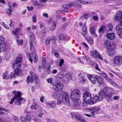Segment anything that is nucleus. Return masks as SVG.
Here are the masks:
<instances>
[{
	"instance_id": "obj_57",
	"label": "nucleus",
	"mask_w": 122,
	"mask_h": 122,
	"mask_svg": "<svg viewBox=\"0 0 122 122\" xmlns=\"http://www.w3.org/2000/svg\"><path fill=\"white\" fill-rule=\"evenodd\" d=\"M13 118L14 119V120L16 121L17 122H18L19 121V119L18 118V117L16 116H14L13 117Z\"/></svg>"
},
{
	"instance_id": "obj_64",
	"label": "nucleus",
	"mask_w": 122,
	"mask_h": 122,
	"mask_svg": "<svg viewBox=\"0 0 122 122\" xmlns=\"http://www.w3.org/2000/svg\"><path fill=\"white\" fill-rule=\"evenodd\" d=\"M91 15L92 16H93L97 15V14L96 13L93 12H91Z\"/></svg>"
},
{
	"instance_id": "obj_18",
	"label": "nucleus",
	"mask_w": 122,
	"mask_h": 122,
	"mask_svg": "<svg viewBox=\"0 0 122 122\" xmlns=\"http://www.w3.org/2000/svg\"><path fill=\"white\" fill-rule=\"evenodd\" d=\"M107 38L111 40H113L115 37V34L114 33H109L106 35Z\"/></svg>"
},
{
	"instance_id": "obj_30",
	"label": "nucleus",
	"mask_w": 122,
	"mask_h": 122,
	"mask_svg": "<svg viewBox=\"0 0 122 122\" xmlns=\"http://www.w3.org/2000/svg\"><path fill=\"white\" fill-rule=\"evenodd\" d=\"M109 82L111 84L114 86H115L116 87L119 88H121V87H120L116 83L114 82L113 80H112Z\"/></svg>"
},
{
	"instance_id": "obj_4",
	"label": "nucleus",
	"mask_w": 122,
	"mask_h": 122,
	"mask_svg": "<svg viewBox=\"0 0 122 122\" xmlns=\"http://www.w3.org/2000/svg\"><path fill=\"white\" fill-rule=\"evenodd\" d=\"M83 106H86L89 103H90L92 99V96L90 93L88 92H85L83 94Z\"/></svg>"
},
{
	"instance_id": "obj_11",
	"label": "nucleus",
	"mask_w": 122,
	"mask_h": 122,
	"mask_svg": "<svg viewBox=\"0 0 122 122\" xmlns=\"http://www.w3.org/2000/svg\"><path fill=\"white\" fill-rule=\"evenodd\" d=\"M116 32L119 37L122 38V24H120L117 25L116 27Z\"/></svg>"
},
{
	"instance_id": "obj_13",
	"label": "nucleus",
	"mask_w": 122,
	"mask_h": 122,
	"mask_svg": "<svg viewBox=\"0 0 122 122\" xmlns=\"http://www.w3.org/2000/svg\"><path fill=\"white\" fill-rule=\"evenodd\" d=\"M115 46H114L108 49L107 53L108 55L110 56H112L115 54L116 53L115 51Z\"/></svg>"
},
{
	"instance_id": "obj_45",
	"label": "nucleus",
	"mask_w": 122,
	"mask_h": 122,
	"mask_svg": "<svg viewBox=\"0 0 122 122\" xmlns=\"http://www.w3.org/2000/svg\"><path fill=\"white\" fill-rule=\"evenodd\" d=\"M82 31H87V29L86 23H85L82 27Z\"/></svg>"
},
{
	"instance_id": "obj_2",
	"label": "nucleus",
	"mask_w": 122,
	"mask_h": 122,
	"mask_svg": "<svg viewBox=\"0 0 122 122\" xmlns=\"http://www.w3.org/2000/svg\"><path fill=\"white\" fill-rule=\"evenodd\" d=\"M22 59L21 57L18 56L16 58L15 61L13 64V68H16L14 71L17 76L20 74L21 71L20 68L21 67Z\"/></svg>"
},
{
	"instance_id": "obj_60",
	"label": "nucleus",
	"mask_w": 122,
	"mask_h": 122,
	"mask_svg": "<svg viewBox=\"0 0 122 122\" xmlns=\"http://www.w3.org/2000/svg\"><path fill=\"white\" fill-rule=\"evenodd\" d=\"M6 122H11V119L9 117H7L6 119Z\"/></svg>"
},
{
	"instance_id": "obj_16",
	"label": "nucleus",
	"mask_w": 122,
	"mask_h": 122,
	"mask_svg": "<svg viewBox=\"0 0 122 122\" xmlns=\"http://www.w3.org/2000/svg\"><path fill=\"white\" fill-rule=\"evenodd\" d=\"M78 76H80L79 79V81L80 83L81 84H84L86 81V80L84 77L85 76L84 74H82L81 73H80L78 75Z\"/></svg>"
},
{
	"instance_id": "obj_28",
	"label": "nucleus",
	"mask_w": 122,
	"mask_h": 122,
	"mask_svg": "<svg viewBox=\"0 0 122 122\" xmlns=\"http://www.w3.org/2000/svg\"><path fill=\"white\" fill-rule=\"evenodd\" d=\"M9 77L10 76L8 72H5L4 73L3 76V78L4 79L7 80L8 79Z\"/></svg>"
},
{
	"instance_id": "obj_49",
	"label": "nucleus",
	"mask_w": 122,
	"mask_h": 122,
	"mask_svg": "<svg viewBox=\"0 0 122 122\" xmlns=\"http://www.w3.org/2000/svg\"><path fill=\"white\" fill-rule=\"evenodd\" d=\"M118 106L117 104L113 105L112 107V108L114 110H117L118 108Z\"/></svg>"
},
{
	"instance_id": "obj_56",
	"label": "nucleus",
	"mask_w": 122,
	"mask_h": 122,
	"mask_svg": "<svg viewBox=\"0 0 122 122\" xmlns=\"http://www.w3.org/2000/svg\"><path fill=\"white\" fill-rule=\"evenodd\" d=\"M47 122H57L56 120L54 119H47Z\"/></svg>"
},
{
	"instance_id": "obj_35",
	"label": "nucleus",
	"mask_w": 122,
	"mask_h": 122,
	"mask_svg": "<svg viewBox=\"0 0 122 122\" xmlns=\"http://www.w3.org/2000/svg\"><path fill=\"white\" fill-rule=\"evenodd\" d=\"M52 26L51 29L52 30H54L56 29V25L55 21H53L52 23Z\"/></svg>"
},
{
	"instance_id": "obj_22",
	"label": "nucleus",
	"mask_w": 122,
	"mask_h": 122,
	"mask_svg": "<svg viewBox=\"0 0 122 122\" xmlns=\"http://www.w3.org/2000/svg\"><path fill=\"white\" fill-rule=\"evenodd\" d=\"M46 104L48 106L51 108L55 107L56 105L55 102L53 101L47 102L46 103Z\"/></svg>"
},
{
	"instance_id": "obj_9",
	"label": "nucleus",
	"mask_w": 122,
	"mask_h": 122,
	"mask_svg": "<svg viewBox=\"0 0 122 122\" xmlns=\"http://www.w3.org/2000/svg\"><path fill=\"white\" fill-rule=\"evenodd\" d=\"M91 55L92 57L98 58L101 60H102V57L99 51L97 50H95L90 51Z\"/></svg>"
},
{
	"instance_id": "obj_20",
	"label": "nucleus",
	"mask_w": 122,
	"mask_h": 122,
	"mask_svg": "<svg viewBox=\"0 0 122 122\" xmlns=\"http://www.w3.org/2000/svg\"><path fill=\"white\" fill-rule=\"evenodd\" d=\"M96 29V27L94 26L91 27L90 29V33L93 36H97L95 32Z\"/></svg>"
},
{
	"instance_id": "obj_53",
	"label": "nucleus",
	"mask_w": 122,
	"mask_h": 122,
	"mask_svg": "<svg viewBox=\"0 0 122 122\" xmlns=\"http://www.w3.org/2000/svg\"><path fill=\"white\" fill-rule=\"evenodd\" d=\"M34 77H35V80L36 81V82H35V83L36 84H37L38 83V82L37 81V78H38V76L37 75H36V74H34Z\"/></svg>"
},
{
	"instance_id": "obj_15",
	"label": "nucleus",
	"mask_w": 122,
	"mask_h": 122,
	"mask_svg": "<svg viewBox=\"0 0 122 122\" xmlns=\"http://www.w3.org/2000/svg\"><path fill=\"white\" fill-rule=\"evenodd\" d=\"M99 97L97 96H94L92 99L91 100V102L90 103V104H95L98 100L100 101L102 100V99H101L100 98V96L99 94Z\"/></svg>"
},
{
	"instance_id": "obj_54",
	"label": "nucleus",
	"mask_w": 122,
	"mask_h": 122,
	"mask_svg": "<svg viewBox=\"0 0 122 122\" xmlns=\"http://www.w3.org/2000/svg\"><path fill=\"white\" fill-rule=\"evenodd\" d=\"M33 21L34 23H36V15H34L32 17Z\"/></svg>"
},
{
	"instance_id": "obj_32",
	"label": "nucleus",
	"mask_w": 122,
	"mask_h": 122,
	"mask_svg": "<svg viewBox=\"0 0 122 122\" xmlns=\"http://www.w3.org/2000/svg\"><path fill=\"white\" fill-rule=\"evenodd\" d=\"M30 47L31 52L32 53L33 52L34 50V47L31 42V43L30 44Z\"/></svg>"
},
{
	"instance_id": "obj_31",
	"label": "nucleus",
	"mask_w": 122,
	"mask_h": 122,
	"mask_svg": "<svg viewBox=\"0 0 122 122\" xmlns=\"http://www.w3.org/2000/svg\"><path fill=\"white\" fill-rule=\"evenodd\" d=\"M67 37L66 35L64 34L60 35L59 36V39L60 40H64L67 38Z\"/></svg>"
},
{
	"instance_id": "obj_44",
	"label": "nucleus",
	"mask_w": 122,
	"mask_h": 122,
	"mask_svg": "<svg viewBox=\"0 0 122 122\" xmlns=\"http://www.w3.org/2000/svg\"><path fill=\"white\" fill-rule=\"evenodd\" d=\"M10 75L11 78H12L13 77H16V76H17V75H16L15 71L12 72L11 73Z\"/></svg>"
},
{
	"instance_id": "obj_27",
	"label": "nucleus",
	"mask_w": 122,
	"mask_h": 122,
	"mask_svg": "<svg viewBox=\"0 0 122 122\" xmlns=\"http://www.w3.org/2000/svg\"><path fill=\"white\" fill-rule=\"evenodd\" d=\"M5 41V38L2 36H0V45H3L5 44L6 43Z\"/></svg>"
},
{
	"instance_id": "obj_23",
	"label": "nucleus",
	"mask_w": 122,
	"mask_h": 122,
	"mask_svg": "<svg viewBox=\"0 0 122 122\" xmlns=\"http://www.w3.org/2000/svg\"><path fill=\"white\" fill-rule=\"evenodd\" d=\"M100 75L102 76L104 78H106V79L108 81L110 82L112 80L110 79L109 78L107 74L104 72H103L100 73Z\"/></svg>"
},
{
	"instance_id": "obj_48",
	"label": "nucleus",
	"mask_w": 122,
	"mask_h": 122,
	"mask_svg": "<svg viewBox=\"0 0 122 122\" xmlns=\"http://www.w3.org/2000/svg\"><path fill=\"white\" fill-rule=\"evenodd\" d=\"M92 19L95 21H98V15L93 16Z\"/></svg>"
},
{
	"instance_id": "obj_1",
	"label": "nucleus",
	"mask_w": 122,
	"mask_h": 122,
	"mask_svg": "<svg viewBox=\"0 0 122 122\" xmlns=\"http://www.w3.org/2000/svg\"><path fill=\"white\" fill-rule=\"evenodd\" d=\"M53 96L55 99H58L57 102V104H61L63 102L65 104L70 105L69 96L67 93L62 92L60 93L56 92L53 94Z\"/></svg>"
},
{
	"instance_id": "obj_43",
	"label": "nucleus",
	"mask_w": 122,
	"mask_h": 122,
	"mask_svg": "<svg viewBox=\"0 0 122 122\" xmlns=\"http://www.w3.org/2000/svg\"><path fill=\"white\" fill-rule=\"evenodd\" d=\"M69 4L70 7L72 6H73L74 7H76L78 5L77 4H75L74 2L70 3H69Z\"/></svg>"
},
{
	"instance_id": "obj_38",
	"label": "nucleus",
	"mask_w": 122,
	"mask_h": 122,
	"mask_svg": "<svg viewBox=\"0 0 122 122\" xmlns=\"http://www.w3.org/2000/svg\"><path fill=\"white\" fill-rule=\"evenodd\" d=\"M38 106V105L37 104H36L34 105H33L31 106V107L32 109H34L37 108Z\"/></svg>"
},
{
	"instance_id": "obj_10",
	"label": "nucleus",
	"mask_w": 122,
	"mask_h": 122,
	"mask_svg": "<svg viewBox=\"0 0 122 122\" xmlns=\"http://www.w3.org/2000/svg\"><path fill=\"white\" fill-rule=\"evenodd\" d=\"M114 20L119 21L122 24V11L119 10L117 11L115 15L114 18Z\"/></svg>"
},
{
	"instance_id": "obj_3",
	"label": "nucleus",
	"mask_w": 122,
	"mask_h": 122,
	"mask_svg": "<svg viewBox=\"0 0 122 122\" xmlns=\"http://www.w3.org/2000/svg\"><path fill=\"white\" fill-rule=\"evenodd\" d=\"M80 96V92L77 89L73 90L71 92L70 95L71 98L74 103H76L78 101Z\"/></svg>"
},
{
	"instance_id": "obj_12",
	"label": "nucleus",
	"mask_w": 122,
	"mask_h": 122,
	"mask_svg": "<svg viewBox=\"0 0 122 122\" xmlns=\"http://www.w3.org/2000/svg\"><path fill=\"white\" fill-rule=\"evenodd\" d=\"M63 87V84L60 82H58L53 85V88L55 90L60 91L62 89Z\"/></svg>"
},
{
	"instance_id": "obj_37",
	"label": "nucleus",
	"mask_w": 122,
	"mask_h": 122,
	"mask_svg": "<svg viewBox=\"0 0 122 122\" xmlns=\"http://www.w3.org/2000/svg\"><path fill=\"white\" fill-rule=\"evenodd\" d=\"M100 110V108H97L96 107H94L91 108L92 111H93L95 112H96Z\"/></svg>"
},
{
	"instance_id": "obj_52",
	"label": "nucleus",
	"mask_w": 122,
	"mask_h": 122,
	"mask_svg": "<svg viewBox=\"0 0 122 122\" xmlns=\"http://www.w3.org/2000/svg\"><path fill=\"white\" fill-rule=\"evenodd\" d=\"M119 98V97L118 95L115 96L113 97V100H118Z\"/></svg>"
},
{
	"instance_id": "obj_24",
	"label": "nucleus",
	"mask_w": 122,
	"mask_h": 122,
	"mask_svg": "<svg viewBox=\"0 0 122 122\" xmlns=\"http://www.w3.org/2000/svg\"><path fill=\"white\" fill-rule=\"evenodd\" d=\"M29 38L31 40V41L33 42L34 44H36V41L35 38V36L32 33L30 34V35L29 36Z\"/></svg>"
},
{
	"instance_id": "obj_41",
	"label": "nucleus",
	"mask_w": 122,
	"mask_h": 122,
	"mask_svg": "<svg viewBox=\"0 0 122 122\" xmlns=\"http://www.w3.org/2000/svg\"><path fill=\"white\" fill-rule=\"evenodd\" d=\"M17 42L18 44L20 45H22L23 43V41L22 39H21L20 41L19 40H17Z\"/></svg>"
},
{
	"instance_id": "obj_40",
	"label": "nucleus",
	"mask_w": 122,
	"mask_h": 122,
	"mask_svg": "<svg viewBox=\"0 0 122 122\" xmlns=\"http://www.w3.org/2000/svg\"><path fill=\"white\" fill-rule=\"evenodd\" d=\"M88 42L90 44H93V41L92 39L90 38H89L87 40Z\"/></svg>"
},
{
	"instance_id": "obj_36",
	"label": "nucleus",
	"mask_w": 122,
	"mask_h": 122,
	"mask_svg": "<svg viewBox=\"0 0 122 122\" xmlns=\"http://www.w3.org/2000/svg\"><path fill=\"white\" fill-rule=\"evenodd\" d=\"M1 24L2 25L4 28H5L9 29V27L7 26L6 24H5V23L3 22H1Z\"/></svg>"
},
{
	"instance_id": "obj_26",
	"label": "nucleus",
	"mask_w": 122,
	"mask_h": 122,
	"mask_svg": "<svg viewBox=\"0 0 122 122\" xmlns=\"http://www.w3.org/2000/svg\"><path fill=\"white\" fill-rule=\"evenodd\" d=\"M61 11L60 10H58L56 11V16L58 19H61L62 15L61 14Z\"/></svg>"
},
{
	"instance_id": "obj_51",
	"label": "nucleus",
	"mask_w": 122,
	"mask_h": 122,
	"mask_svg": "<svg viewBox=\"0 0 122 122\" xmlns=\"http://www.w3.org/2000/svg\"><path fill=\"white\" fill-rule=\"evenodd\" d=\"M20 120L22 122H26V119L25 117H21L20 118Z\"/></svg>"
},
{
	"instance_id": "obj_19",
	"label": "nucleus",
	"mask_w": 122,
	"mask_h": 122,
	"mask_svg": "<svg viewBox=\"0 0 122 122\" xmlns=\"http://www.w3.org/2000/svg\"><path fill=\"white\" fill-rule=\"evenodd\" d=\"M115 46L113 43L110 42L108 40L106 41L105 43V46L107 47V49L110 48L111 47H112L113 46Z\"/></svg>"
},
{
	"instance_id": "obj_17",
	"label": "nucleus",
	"mask_w": 122,
	"mask_h": 122,
	"mask_svg": "<svg viewBox=\"0 0 122 122\" xmlns=\"http://www.w3.org/2000/svg\"><path fill=\"white\" fill-rule=\"evenodd\" d=\"M88 78L91 82L93 84L95 83L97 81L96 75L95 77L91 75H89Z\"/></svg>"
},
{
	"instance_id": "obj_61",
	"label": "nucleus",
	"mask_w": 122,
	"mask_h": 122,
	"mask_svg": "<svg viewBox=\"0 0 122 122\" xmlns=\"http://www.w3.org/2000/svg\"><path fill=\"white\" fill-rule=\"evenodd\" d=\"M50 67H48L46 71V74L48 75L50 74V70L49 69Z\"/></svg>"
},
{
	"instance_id": "obj_33",
	"label": "nucleus",
	"mask_w": 122,
	"mask_h": 122,
	"mask_svg": "<svg viewBox=\"0 0 122 122\" xmlns=\"http://www.w3.org/2000/svg\"><path fill=\"white\" fill-rule=\"evenodd\" d=\"M89 17L88 14H85L82 15L81 17V18L82 20L85 19L86 20Z\"/></svg>"
},
{
	"instance_id": "obj_58",
	"label": "nucleus",
	"mask_w": 122,
	"mask_h": 122,
	"mask_svg": "<svg viewBox=\"0 0 122 122\" xmlns=\"http://www.w3.org/2000/svg\"><path fill=\"white\" fill-rule=\"evenodd\" d=\"M64 62V61L63 59H61L60 60V61L59 64V65L60 67L61 66Z\"/></svg>"
},
{
	"instance_id": "obj_21",
	"label": "nucleus",
	"mask_w": 122,
	"mask_h": 122,
	"mask_svg": "<svg viewBox=\"0 0 122 122\" xmlns=\"http://www.w3.org/2000/svg\"><path fill=\"white\" fill-rule=\"evenodd\" d=\"M105 27V30L107 31H111L113 29L112 25L111 23L108 24Z\"/></svg>"
},
{
	"instance_id": "obj_6",
	"label": "nucleus",
	"mask_w": 122,
	"mask_h": 122,
	"mask_svg": "<svg viewBox=\"0 0 122 122\" xmlns=\"http://www.w3.org/2000/svg\"><path fill=\"white\" fill-rule=\"evenodd\" d=\"M112 93L111 92L105 93L103 91H101L99 93L100 98V99H102L105 97L107 101L112 100Z\"/></svg>"
},
{
	"instance_id": "obj_63",
	"label": "nucleus",
	"mask_w": 122,
	"mask_h": 122,
	"mask_svg": "<svg viewBox=\"0 0 122 122\" xmlns=\"http://www.w3.org/2000/svg\"><path fill=\"white\" fill-rule=\"evenodd\" d=\"M37 55L36 54L35 55L33 58V61L34 62H36L37 61Z\"/></svg>"
},
{
	"instance_id": "obj_7",
	"label": "nucleus",
	"mask_w": 122,
	"mask_h": 122,
	"mask_svg": "<svg viewBox=\"0 0 122 122\" xmlns=\"http://www.w3.org/2000/svg\"><path fill=\"white\" fill-rule=\"evenodd\" d=\"M61 75H60L58 76V77L61 80H62V82L63 83H67L71 79L72 77V75L70 73H67L64 76H62L61 77Z\"/></svg>"
},
{
	"instance_id": "obj_29",
	"label": "nucleus",
	"mask_w": 122,
	"mask_h": 122,
	"mask_svg": "<svg viewBox=\"0 0 122 122\" xmlns=\"http://www.w3.org/2000/svg\"><path fill=\"white\" fill-rule=\"evenodd\" d=\"M11 6H9V8L7 9H6V12L7 14L9 15H10L11 14V12H12V9L11 8Z\"/></svg>"
},
{
	"instance_id": "obj_39",
	"label": "nucleus",
	"mask_w": 122,
	"mask_h": 122,
	"mask_svg": "<svg viewBox=\"0 0 122 122\" xmlns=\"http://www.w3.org/2000/svg\"><path fill=\"white\" fill-rule=\"evenodd\" d=\"M79 4L82 5H86L89 3V2L83 0H80Z\"/></svg>"
},
{
	"instance_id": "obj_42",
	"label": "nucleus",
	"mask_w": 122,
	"mask_h": 122,
	"mask_svg": "<svg viewBox=\"0 0 122 122\" xmlns=\"http://www.w3.org/2000/svg\"><path fill=\"white\" fill-rule=\"evenodd\" d=\"M63 7L65 9H69V7H70L69 3L68 4H66L64 5L63 6Z\"/></svg>"
},
{
	"instance_id": "obj_47",
	"label": "nucleus",
	"mask_w": 122,
	"mask_h": 122,
	"mask_svg": "<svg viewBox=\"0 0 122 122\" xmlns=\"http://www.w3.org/2000/svg\"><path fill=\"white\" fill-rule=\"evenodd\" d=\"M4 110L5 111H6L4 110V108L3 107L0 108V115H1L4 114V113L2 111Z\"/></svg>"
},
{
	"instance_id": "obj_8",
	"label": "nucleus",
	"mask_w": 122,
	"mask_h": 122,
	"mask_svg": "<svg viewBox=\"0 0 122 122\" xmlns=\"http://www.w3.org/2000/svg\"><path fill=\"white\" fill-rule=\"evenodd\" d=\"M21 93L20 92H18L15 93L14 96V104L17 105H20L21 103V101L22 98L21 97Z\"/></svg>"
},
{
	"instance_id": "obj_62",
	"label": "nucleus",
	"mask_w": 122,
	"mask_h": 122,
	"mask_svg": "<svg viewBox=\"0 0 122 122\" xmlns=\"http://www.w3.org/2000/svg\"><path fill=\"white\" fill-rule=\"evenodd\" d=\"M50 40L49 39H47L45 41V43L46 45H49L50 43Z\"/></svg>"
},
{
	"instance_id": "obj_14",
	"label": "nucleus",
	"mask_w": 122,
	"mask_h": 122,
	"mask_svg": "<svg viewBox=\"0 0 122 122\" xmlns=\"http://www.w3.org/2000/svg\"><path fill=\"white\" fill-rule=\"evenodd\" d=\"M30 74L31 75V78H30V76L29 75H28L27 77L26 81L28 84L30 82H32L34 79V75L36 74H34L32 71H30Z\"/></svg>"
},
{
	"instance_id": "obj_25",
	"label": "nucleus",
	"mask_w": 122,
	"mask_h": 122,
	"mask_svg": "<svg viewBox=\"0 0 122 122\" xmlns=\"http://www.w3.org/2000/svg\"><path fill=\"white\" fill-rule=\"evenodd\" d=\"M97 81L98 83L100 84H102L104 83V80L101 77L96 75Z\"/></svg>"
},
{
	"instance_id": "obj_55",
	"label": "nucleus",
	"mask_w": 122,
	"mask_h": 122,
	"mask_svg": "<svg viewBox=\"0 0 122 122\" xmlns=\"http://www.w3.org/2000/svg\"><path fill=\"white\" fill-rule=\"evenodd\" d=\"M14 22L13 21L10 20V24L9 25V26L11 27H12L14 26Z\"/></svg>"
},
{
	"instance_id": "obj_46",
	"label": "nucleus",
	"mask_w": 122,
	"mask_h": 122,
	"mask_svg": "<svg viewBox=\"0 0 122 122\" xmlns=\"http://www.w3.org/2000/svg\"><path fill=\"white\" fill-rule=\"evenodd\" d=\"M105 27L104 26H102L99 29L98 31L100 33H101L103 30L104 29L105 30Z\"/></svg>"
},
{
	"instance_id": "obj_59",
	"label": "nucleus",
	"mask_w": 122,
	"mask_h": 122,
	"mask_svg": "<svg viewBox=\"0 0 122 122\" xmlns=\"http://www.w3.org/2000/svg\"><path fill=\"white\" fill-rule=\"evenodd\" d=\"M47 82L49 83H51L52 81V79L50 78H49L46 80Z\"/></svg>"
},
{
	"instance_id": "obj_50",
	"label": "nucleus",
	"mask_w": 122,
	"mask_h": 122,
	"mask_svg": "<svg viewBox=\"0 0 122 122\" xmlns=\"http://www.w3.org/2000/svg\"><path fill=\"white\" fill-rule=\"evenodd\" d=\"M46 35L45 32H41L40 33L39 36L41 37H42Z\"/></svg>"
},
{
	"instance_id": "obj_34",
	"label": "nucleus",
	"mask_w": 122,
	"mask_h": 122,
	"mask_svg": "<svg viewBox=\"0 0 122 122\" xmlns=\"http://www.w3.org/2000/svg\"><path fill=\"white\" fill-rule=\"evenodd\" d=\"M75 117L76 119L78 120H80L82 122H86V121L85 120H84L80 117L76 116Z\"/></svg>"
},
{
	"instance_id": "obj_5",
	"label": "nucleus",
	"mask_w": 122,
	"mask_h": 122,
	"mask_svg": "<svg viewBox=\"0 0 122 122\" xmlns=\"http://www.w3.org/2000/svg\"><path fill=\"white\" fill-rule=\"evenodd\" d=\"M113 66L114 67H119L122 63V56H116L112 61Z\"/></svg>"
}]
</instances>
